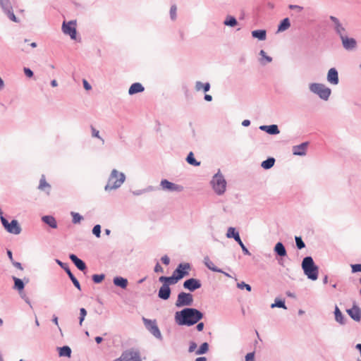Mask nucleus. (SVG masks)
I'll use <instances>...</instances> for the list:
<instances>
[{
	"mask_svg": "<svg viewBox=\"0 0 361 361\" xmlns=\"http://www.w3.org/2000/svg\"><path fill=\"white\" fill-rule=\"evenodd\" d=\"M202 317V313L194 308H185L180 312H176L175 314V320L178 325L191 326Z\"/></svg>",
	"mask_w": 361,
	"mask_h": 361,
	"instance_id": "obj_1",
	"label": "nucleus"
},
{
	"mask_svg": "<svg viewBox=\"0 0 361 361\" xmlns=\"http://www.w3.org/2000/svg\"><path fill=\"white\" fill-rule=\"evenodd\" d=\"M302 268L308 279L315 281L318 278V267L314 264L311 257H306L302 262Z\"/></svg>",
	"mask_w": 361,
	"mask_h": 361,
	"instance_id": "obj_2",
	"label": "nucleus"
},
{
	"mask_svg": "<svg viewBox=\"0 0 361 361\" xmlns=\"http://www.w3.org/2000/svg\"><path fill=\"white\" fill-rule=\"evenodd\" d=\"M125 180V176L123 173H119L114 169L109 178L108 183L105 186L106 190H115L119 188Z\"/></svg>",
	"mask_w": 361,
	"mask_h": 361,
	"instance_id": "obj_3",
	"label": "nucleus"
},
{
	"mask_svg": "<svg viewBox=\"0 0 361 361\" xmlns=\"http://www.w3.org/2000/svg\"><path fill=\"white\" fill-rule=\"evenodd\" d=\"M310 89L323 99H327L331 94V90L323 84L312 83L310 85Z\"/></svg>",
	"mask_w": 361,
	"mask_h": 361,
	"instance_id": "obj_4",
	"label": "nucleus"
},
{
	"mask_svg": "<svg viewBox=\"0 0 361 361\" xmlns=\"http://www.w3.org/2000/svg\"><path fill=\"white\" fill-rule=\"evenodd\" d=\"M114 361H142V359L137 350L130 349L123 352L120 357Z\"/></svg>",
	"mask_w": 361,
	"mask_h": 361,
	"instance_id": "obj_5",
	"label": "nucleus"
},
{
	"mask_svg": "<svg viewBox=\"0 0 361 361\" xmlns=\"http://www.w3.org/2000/svg\"><path fill=\"white\" fill-rule=\"evenodd\" d=\"M1 221L5 229L10 233L18 235L21 232V228L17 220H12L11 223L4 217L1 216Z\"/></svg>",
	"mask_w": 361,
	"mask_h": 361,
	"instance_id": "obj_6",
	"label": "nucleus"
},
{
	"mask_svg": "<svg viewBox=\"0 0 361 361\" xmlns=\"http://www.w3.org/2000/svg\"><path fill=\"white\" fill-rule=\"evenodd\" d=\"M213 188L215 192L221 195L225 192L226 182L222 175L216 174L212 179Z\"/></svg>",
	"mask_w": 361,
	"mask_h": 361,
	"instance_id": "obj_7",
	"label": "nucleus"
},
{
	"mask_svg": "<svg viewBox=\"0 0 361 361\" xmlns=\"http://www.w3.org/2000/svg\"><path fill=\"white\" fill-rule=\"evenodd\" d=\"M193 302L192 294L181 292L178 294L176 306L178 307L191 305Z\"/></svg>",
	"mask_w": 361,
	"mask_h": 361,
	"instance_id": "obj_8",
	"label": "nucleus"
},
{
	"mask_svg": "<svg viewBox=\"0 0 361 361\" xmlns=\"http://www.w3.org/2000/svg\"><path fill=\"white\" fill-rule=\"evenodd\" d=\"M190 269L191 266L189 263H180L173 273L179 281L183 277L188 276Z\"/></svg>",
	"mask_w": 361,
	"mask_h": 361,
	"instance_id": "obj_9",
	"label": "nucleus"
},
{
	"mask_svg": "<svg viewBox=\"0 0 361 361\" xmlns=\"http://www.w3.org/2000/svg\"><path fill=\"white\" fill-rule=\"evenodd\" d=\"M62 30L66 35H70L71 39H75L76 38V21L71 20L68 23L64 21L62 25Z\"/></svg>",
	"mask_w": 361,
	"mask_h": 361,
	"instance_id": "obj_10",
	"label": "nucleus"
},
{
	"mask_svg": "<svg viewBox=\"0 0 361 361\" xmlns=\"http://www.w3.org/2000/svg\"><path fill=\"white\" fill-rule=\"evenodd\" d=\"M226 236L228 238H233L235 239V241L238 242V243L240 245V246L241 247L242 250H243V252H244V254L247 255H250V252H249V250L245 247V246L244 245L243 243L242 242L240 238V235H239V233L238 232L235 231V229L233 227H230L228 229V231H227V233H226Z\"/></svg>",
	"mask_w": 361,
	"mask_h": 361,
	"instance_id": "obj_11",
	"label": "nucleus"
},
{
	"mask_svg": "<svg viewBox=\"0 0 361 361\" xmlns=\"http://www.w3.org/2000/svg\"><path fill=\"white\" fill-rule=\"evenodd\" d=\"M142 321L146 328L157 338L161 337V332L157 325L155 320H150L145 317L142 318Z\"/></svg>",
	"mask_w": 361,
	"mask_h": 361,
	"instance_id": "obj_12",
	"label": "nucleus"
},
{
	"mask_svg": "<svg viewBox=\"0 0 361 361\" xmlns=\"http://www.w3.org/2000/svg\"><path fill=\"white\" fill-rule=\"evenodd\" d=\"M160 185L161 186L163 190H169V191H181L183 188L179 185H176L171 182H169L167 180H162L161 181Z\"/></svg>",
	"mask_w": 361,
	"mask_h": 361,
	"instance_id": "obj_13",
	"label": "nucleus"
},
{
	"mask_svg": "<svg viewBox=\"0 0 361 361\" xmlns=\"http://www.w3.org/2000/svg\"><path fill=\"white\" fill-rule=\"evenodd\" d=\"M200 281L196 279H190L183 283V287L190 291H194L201 287Z\"/></svg>",
	"mask_w": 361,
	"mask_h": 361,
	"instance_id": "obj_14",
	"label": "nucleus"
},
{
	"mask_svg": "<svg viewBox=\"0 0 361 361\" xmlns=\"http://www.w3.org/2000/svg\"><path fill=\"white\" fill-rule=\"evenodd\" d=\"M58 264L66 271L67 274L68 275L69 278L72 281L74 286L78 289L80 290V285L78 281L76 279V278L74 276V275L71 271L70 269L68 268V266L67 264H64L60 261H58Z\"/></svg>",
	"mask_w": 361,
	"mask_h": 361,
	"instance_id": "obj_15",
	"label": "nucleus"
},
{
	"mask_svg": "<svg viewBox=\"0 0 361 361\" xmlns=\"http://www.w3.org/2000/svg\"><path fill=\"white\" fill-rule=\"evenodd\" d=\"M349 316L356 322H359L361 319V310L357 306L353 305L351 309L347 310Z\"/></svg>",
	"mask_w": 361,
	"mask_h": 361,
	"instance_id": "obj_16",
	"label": "nucleus"
},
{
	"mask_svg": "<svg viewBox=\"0 0 361 361\" xmlns=\"http://www.w3.org/2000/svg\"><path fill=\"white\" fill-rule=\"evenodd\" d=\"M343 45L346 49H353L356 46V41L353 38H349L346 36H341Z\"/></svg>",
	"mask_w": 361,
	"mask_h": 361,
	"instance_id": "obj_17",
	"label": "nucleus"
},
{
	"mask_svg": "<svg viewBox=\"0 0 361 361\" xmlns=\"http://www.w3.org/2000/svg\"><path fill=\"white\" fill-rule=\"evenodd\" d=\"M327 80L332 85H337L338 83V72L334 68L329 69L327 74Z\"/></svg>",
	"mask_w": 361,
	"mask_h": 361,
	"instance_id": "obj_18",
	"label": "nucleus"
},
{
	"mask_svg": "<svg viewBox=\"0 0 361 361\" xmlns=\"http://www.w3.org/2000/svg\"><path fill=\"white\" fill-rule=\"evenodd\" d=\"M171 295V289L169 284H163L159 288L158 295L161 299L167 300L169 298Z\"/></svg>",
	"mask_w": 361,
	"mask_h": 361,
	"instance_id": "obj_19",
	"label": "nucleus"
},
{
	"mask_svg": "<svg viewBox=\"0 0 361 361\" xmlns=\"http://www.w3.org/2000/svg\"><path fill=\"white\" fill-rule=\"evenodd\" d=\"M307 147V142H303L293 147V153L295 155H305Z\"/></svg>",
	"mask_w": 361,
	"mask_h": 361,
	"instance_id": "obj_20",
	"label": "nucleus"
},
{
	"mask_svg": "<svg viewBox=\"0 0 361 361\" xmlns=\"http://www.w3.org/2000/svg\"><path fill=\"white\" fill-rule=\"evenodd\" d=\"M70 259L75 264L77 268L81 271H84L86 269L85 262L79 259L76 255L72 254L70 255Z\"/></svg>",
	"mask_w": 361,
	"mask_h": 361,
	"instance_id": "obj_21",
	"label": "nucleus"
},
{
	"mask_svg": "<svg viewBox=\"0 0 361 361\" xmlns=\"http://www.w3.org/2000/svg\"><path fill=\"white\" fill-rule=\"evenodd\" d=\"M144 91V87L139 82L133 83L128 90L129 94H134Z\"/></svg>",
	"mask_w": 361,
	"mask_h": 361,
	"instance_id": "obj_22",
	"label": "nucleus"
},
{
	"mask_svg": "<svg viewBox=\"0 0 361 361\" xmlns=\"http://www.w3.org/2000/svg\"><path fill=\"white\" fill-rule=\"evenodd\" d=\"M260 129L265 130L267 133L271 135H276L279 133V130L276 125L262 126H260Z\"/></svg>",
	"mask_w": 361,
	"mask_h": 361,
	"instance_id": "obj_23",
	"label": "nucleus"
},
{
	"mask_svg": "<svg viewBox=\"0 0 361 361\" xmlns=\"http://www.w3.org/2000/svg\"><path fill=\"white\" fill-rule=\"evenodd\" d=\"M159 281L164 283V284H175L178 280L176 276L173 274L171 276H161L159 277Z\"/></svg>",
	"mask_w": 361,
	"mask_h": 361,
	"instance_id": "obj_24",
	"label": "nucleus"
},
{
	"mask_svg": "<svg viewBox=\"0 0 361 361\" xmlns=\"http://www.w3.org/2000/svg\"><path fill=\"white\" fill-rule=\"evenodd\" d=\"M42 221L48 224L50 227L53 228H56L57 227V224L56 219L51 216H44L42 217Z\"/></svg>",
	"mask_w": 361,
	"mask_h": 361,
	"instance_id": "obj_25",
	"label": "nucleus"
},
{
	"mask_svg": "<svg viewBox=\"0 0 361 361\" xmlns=\"http://www.w3.org/2000/svg\"><path fill=\"white\" fill-rule=\"evenodd\" d=\"M274 251L281 257L286 255V250L281 243H277L274 247Z\"/></svg>",
	"mask_w": 361,
	"mask_h": 361,
	"instance_id": "obj_26",
	"label": "nucleus"
},
{
	"mask_svg": "<svg viewBox=\"0 0 361 361\" xmlns=\"http://www.w3.org/2000/svg\"><path fill=\"white\" fill-rule=\"evenodd\" d=\"M114 283L122 288H126L128 285V281L127 279L122 277H116L114 279Z\"/></svg>",
	"mask_w": 361,
	"mask_h": 361,
	"instance_id": "obj_27",
	"label": "nucleus"
},
{
	"mask_svg": "<svg viewBox=\"0 0 361 361\" xmlns=\"http://www.w3.org/2000/svg\"><path fill=\"white\" fill-rule=\"evenodd\" d=\"M252 36L255 38H257L259 40H264L266 39V30H257L252 32Z\"/></svg>",
	"mask_w": 361,
	"mask_h": 361,
	"instance_id": "obj_28",
	"label": "nucleus"
},
{
	"mask_svg": "<svg viewBox=\"0 0 361 361\" xmlns=\"http://www.w3.org/2000/svg\"><path fill=\"white\" fill-rule=\"evenodd\" d=\"M59 354L60 357H70L71 355V349L68 346L59 348Z\"/></svg>",
	"mask_w": 361,
	"mask_h": 361,
	"instance_id": "obj_29",
	"label": "nucleus"
},
{
	"mask_svg": "<svg viewBox=\"0 0 361 361\" xmlns=\"http://www.w3.org/2000/svg\"><path fill=\"white\" fill-rule=\"evenodd\" d=\"M204 264H205V265L207 266V267L208 269H209L210 270H212L213 271H215V272H222L221 269H218L214 265L213 262H212L208 257L204 258Z\"/></svg>",
	"mask_w": 361,
	"mask_h": 361,
	"instance_id": "obj_30",
	"label": "nucleus"
},
{
	"mask_svg": "<svg viewBox=\"0 0 361 361\" xmlns=\"http://www.w3.org/2000/svg\"><path fill=\"white\" fill-rule=\"evenodd\" d=\"M290 26L289 19L288 18H284L278 27V32H283L288 30Z\"/></svg>",
	"mask_w": 361,
	"mask_h": 361,
	"instance_id": "obj_31",
	"label": "nucleus"
},
{
	"mask_svg": "<svg viewBox=\"0 0 361 361\" xmlns=\"http://www.w3.org/2000/svg\"><path fill=\"white\" fill-rule=\"evenodd\" d=\"M195 89L197 91H200L201 90H203L204 92H208L210 89V85L209 83H202L201 82H197L195 84Z\"/></svg>",
	"mask_w": 361,
	"mask_h": 361,
	"instance_id": "obj_32",
	"label": "nucleus"
},
{
	"mask_svg": "<svg viewBox=\"0 0 361 361\" xmlns=\"http://www.w3.org/2000/svg\"><path fill=\"white\" fill-rule=\"evenodd\" d=\"M274 163L275 159L272 157H270L262 161L261 166L264 169H269L274 165Z\"/></svg>",
	"mask_w": 361,
	"mask_h": 361,
	"instance_id": "obj_33",
	"label": "nucleus"
},
{
	"mask_svg": "<svg viewBox=\"0 0 361 361\" xmlns=\"http://www.w3.org/2000/svg\"><path fill=\"white\" fill-rule=\"evenodd\" d=\"M186 161H187V162H188L189 164H190V165H192V166H200V161H197L195 159V157H194V154H193L192 152H190L188 154V157H187V158H186Z\"/></svg>",
	"mask_w": 361,
	"mask_h": 361,
	"instance_id": "obj_34",
	"label": "nucleus"
},
{
	"mask_svg": "<svg viewBox=\"0 0 361 361\" xmlns=\"http://www.w3.org/2000/svg\"><path fill=\"white\" fill-rule=\"evenodd\" d=\"M335 319L340 324H343V316L339 308L336 306L335 308Z\"/></svg>",
	"mask_w": 361,
	"mask_h": 361,
	"instance_id": "obj_35",
	"label": "nucleus"
},
{
	"mask_svg": "<svg viewBox=\"0 0 361 361\" xmlns=\"http://www.w3.org/2000/svg\"><path fill=\"white\" fill-rule=\"evenodd\" d=\"M14 280V287L16 289L18 290L19 291H21L24 288V283L23 281L20 279H18L16 277H13Z\"/></svg>",
	"mask_w": 361,
	"mask_h": 361,
	"instance_id": "obj_36",
	"label": "nucleus"
},
{
	"mask_svg": "<svg viewBox=\"0 0 361 361\" xmlns=\"http://www.w3.org/2000/svg\"><path fill=\"white\" fill-rule=\"evenodd\" d=\"M208 349H209V345H208L207 343H204L200 345V348L196 351V354L201 355V354L206 353L208 351Z\"/></svg>",
	"mask_w": 361,
	"mask_h": 361,
	"instance_id": "obj_37",
	"label": "nucleus"
},
{
	"mask_svg": "<svg viewBox=\"0 0 361 361\" xmlns=\"http://www.w3.org/2000/svg\"><path fill=\"white\" fill-rule=\"evenodd\" d=\"M226 25L233 27L237 25V20L234 17L230 16L224 22Z\"/></svg>",
	"mask_w": 361,
	"mask_h": 361,
	"instance_id": "obj_38",
	"label": "nucleus"
},
{
	"mask_svg": "<svg viewBox=\"0 0 361 361\" xmlns=\"http://www.w3.org/2000/svg\"><path fill=\"white\" fill-rule=\"evenodd\" d=\"M0 4L6 11L11 9V6L8 0H0Z\"/></svg>",
	"mask_w": 361,
	"mask_h": 361,
	"instance_id": "obj_39",
	"label": "nucleus"
},
{
	"mask_svg": "<svg viewBox=\"0 0 361 361\" xmlns=\"http://www.w3.org/2000/svg\"><path fill=\"white\" fill-rule=\"evenodd\" d=\"M104 279V274H94L92 276V280L94 283H101Z\"/></svg>",
	"mask_w": 361,
	"mask_h": 361,
	"instance_id": "obj_40",
	"label": "nucleus"
},
{
	"mask_svg": "<svg viewBox=\"0 0 361 361\" xmlns=\"http://www.w3.org/2000/svg\"><path fill=\"white\" fill-rule=\"evenodd\" d=\"M50 188L49 184L48 183H47V181L45 180L44 178H42L39 181V189L44 190L46 188Z\"/></svg>",
	"mask_w": 361,
	"mask_h": 361,
	"instance_id": "obj_41",
	"label": "nucleus"
},
{
	"mask_svg": "<svg viewBox=\"0 0 361 361\" xmlns=\"http://www.w3.org/2000/svg\"><path fill=\"white\" fill-rule=\"evenodd\" d=\"M295 243L298 248L300 250L305 247V245L300 237H295Z\"/></svg>",
	"mask_w": 361,
	"mask_h": 361,
	"instance_id": "obj_42",
	"label": "nucleus"
},
{
	"mask_svg": "<svg viewBox=\"0 0 361 361\" xmlns=\"http://www.w3.org/2000/svg\"><path fill=\"white\" fill-rule=\"evenodd\" d=\"M71 214L73 216V222L74 224L80 223V221L82 219V217L78 213L72 212Z\"/></svg>",
	"mask_w": 361,
	"mask_h": 361,
	"instance_id": "obj_43",
	"label": "nucleus"
},
{
	"mask_svg": "<svg viewBox=\"0 0 361 361\" xmlns=\"http://www.w3.org/2000/svg\"><path fill=\"white\" fill-rule=\"evenodd\" d=\"M80 325L81 326L82 324V322L85 319V316L87 315V311L85 308H80Z\"/></svg>",
	"mask_w": 361,
	"mask_h": 361,
	"instance_id": "obj_44",
	"label": "nucleus"
},
{
	"mask_svg": "<svg viewBox=\"0 0 361 361\" xmlns=\"http://www.w3.org/2000/svg\"><path fill=\"white\" fill-rule=\"evenodd\" d=\"M92 233L97 237H100L101 233V226L99 225H96L94 226L92 229Z\"/></svg>",
	"mask_w": 361,
	"mask_h": 361,
	"instance_id": "obj_45",
	"label": "nucleus"
},
{
	"mask_svg": "<svg viewBox=\"0 0 361 361\" xmlns=\"http://www.w3.org/2000/svg\"><path fill=\"white\" fill-rule=\"evenodd\" d=\"M237 286L240 289L245 288L247 291H251V286L249 284L245 283V282L238 283L237 284Z\"/></svg>",
	"mask_w": 361,
	"mask_h": 361,
	"instance_id": "obj_46",
	"label": "nucleus"
},
{
	"mask_svg": "<svg viewBox=\"0 0 361 361\" xmlns=\"http://www.w3.org/2000/svg\"><path fill=\"white\" fill-rule=\"evenodd\" d=\"M274 307H282V308L286 309V307L285 306L284 302L281 301V300H276L274 304L271 305V307L272 308Z\"/></svg>",
	"mask_w": 361,
	"mask_h": 361,
	"instance_id": "obj_47",
	"label": "nucleus"
},
{
	"mask_svg": "<svg viewBox=\"0 0 361 361\" xmlns=\"http://www.w3.org/2000/svg\"><path fill=\"white\" fill-rule=\"evenodd\" d=\"M176 6H172L171 7V9H170V15H171V19L174 20L176 19Z\"/></svg>",
	"mask_w": 361,
	"mask_h": 361,
	"instance_id": "obj_48",
	"label": "nucleus"
},
{
	"mask_svg": "<svg viewBox=\"0 0 361 361\" xmlns=\"http://www.w3.org/2000/svg\"><path fill=\"white\" fill-rule=\"evenodd\" d=\"M245 361H255V353H249L245 355Z\"/></svg>",
	"mask_w": 361,
	"mask_h": 361,
	"instance_id": "obj_49",
	"label": "nucleus"
},
{
	"mask_svg": "<svg viewBox=\"0 0 361 361\" xmlns=\"http://www.w3.org/2000/svg\"><path fill=\"white\" fill-rule=\"evenodd\" d=\"M353 272L361 271V264H356L351 265Z\"/></svg>",
	"mask_w": 361,
	"mask_h": 361,
	"instance_id": "obj_50",
	"label": "nucleus"
},
{
	"mask_svg": "<svg viewBox=\"0 0 361 361\" xmlns=\"http://www.w3.org/2000/svg\"><path fill=\"white\" fill-rule=\"evenodd\" d=\"M330 18L335 23V25H337V27H339L342 30H344V28L341 26L338 18L334 16H331Z\"/></svg>",
	"mask_w": 361,
	"mask_h": 361,
	"instance_id": "obj_51",
	"label": "nucleus"
},
{
	"mask_svg": "<svg viewBox=\"0 0 361 361\" xmlns=\"http://www.w3.org/2000/svg\"><path fill=\"white\" fill-rule=\"evenodd\" d=\"M6 12H7V14H8V18H9L11 20H13V21H14V22H18V20H17V19H16V16L14 15V13H13L11 10H9V11H6Z\"/></svg>",
	"mask_w": 361,
	"mask_h": 361,
	"instance_id": "obj_52",
	"label": "nucleus"
},
{
	"mask_svg": "<svg viewBox=\"0 0 361 361\" xmlns=\"http://www.w3.org/2000/svg\"><path fill=\"white\" fill-rule=\"evenodd\" d=\"M24 73L28 78H31L33 75V72L28 68H24Z\"/></svg>",
	"mask_w": 361,
	"mask_h": 361,
	"instance_id": "obj_53",
	"label": "nucleus"
},
{
	"mask_svg": "<svg viewBox=\"0 0 361 361\" xmlns=\"http://www.w3.org/2000/svg\"><path fill=\"white\" fill-rule=\"evenodd\" d=\"M197 348V344L195 342H191L189 346V352L192 353Z\"/></svg>",
	"mask_w": 361,
	"mask_h": 361,
	"instance_id": "obj_54",
	"label": "nucleus"
},
{
	"mask_svg": "<svg viewBox=\"0 0 361 361\" xmlns=\"http://www.w3.org/2000/svg\"><path fill=\"white\" fill-rule=\"evenodd\" d=\"M161 260L166 265H168L169 264V262H170L169 257L167 255L163 256L161 257Z\"/></svg>",
	"mask_w": 361,
	"mask_h": 361,
	"instance_id": "obj_55",
	"label": "nucleus"
},
{
	"mask_svg": "<svg viewBox=\"0 0 361 361\" xmlns=\"http://www.w3.org/2000/svg\"><path fill=\"white\" fill-rule=\"evenodd\" d=\"M260 55L262 56H263L268 62H271V58L268 56H267L266 53H265V51L264 50H261Z\"/></svg>",
	"mask_w": 361,
	"mask_h": 361,
	"instance_id": "obj_56",
	"label": "nucleus"
},
{
	"mask_svg": "<svg viewBox=\"0 0 361 361\" xmlns=\"http://www.w3.org/2000/svg\"><path fill=\"white\" fill-rule=\"evenodd\" d=\"M154 271L155 272H163L164 271V269L163 268L161 267V266L157 263L154 267Z\"/></svg>",
	"mask_w": 361,
	"mask_h": 361,
	"instance_id": "obj_57",
	"label": "nucleus"
},
{
	"mask_svg": "<svg viewBox=\"0 0 361 361\" xmlns=\"http://www.w3.org/2000/svg\"><path fill=\"white\" fill-rule=\"evenodd\" d=\"M83 85H84V88L86 90H90L92 88L91 85L87 82V81L86 80H83Z\"/></svg>",
	"mask_w": 361,
	"mask_h": 361,
	"instance_id": "obj_58",
	"label": "nucleus"
},
{
	"mask_svg": "<svg viewBox=\"0 0 361 361\" xmlns=\"http://www.w3.org/2000/svg\"><path fill=\"white\" fill-rule=\"evenodd\" d=\"M289 8L297 9L298 11H301L303 9V8L302 6H297V5H290Z\"/></svg>",
	"mask_w": 361,
	"mask_h": 361,
	"instance_id": "obj_59",
	"label": "nucleus"
},
{
	"mask_svg": "<svg viewBox=\"0 0 361 361\" xmlns=\"http://www.w3.org/2000/svg\"><path fill=\"white\" fill-rule=\"evenodd\" d=\"M92 136L99 138V131L94 128L92 127Z\"/></svg>",
	"mask_w": 361,
	"mask_h": 361,
	"instance_id": "obj_60",
	"label": "nucleus"
},
{
	"mask_svg": "<svg viewBox=\"0 0 361 361\" xmlns=\"http://www.w3.org/2000/svg\"><path fill=\"white\" fill-rule=\"evenodd\" d=\"M13 264L14 267H16L17 269L20 270H23L22 265L20 262H13Z\"/></svg>",
	"mask_w": 361,
	"mask_h": 361,
	"instance_id": "obj_61",
	"label": "nucleus"
},
{
	"mask_svg": "<svg viewBox=\"0 0 361 361\" xmlns=\"http://www.w3.org/2000/svg\"><path fill=\"white\" fill-rule=\"evenodd\" d=\"M197 331H201L204 329V324L202 322L199 323L196 326Z\"/></svg>",
	"mask_w": 361,
	"mask_h": 361,
	"instance_id": "obj_62",
	"label": "nucleus"
},
{
	"mask_svg": "<svg viewBox=\"0 0 361 361\" xmlns=\"http://www.w3.org/2000/svg\"><path fill=\"white\" fill-rule=\"evenodd\" d=\"M204 99L206 101L210 102L212 99V97L211 95H209V94H205Z\"/></svg>",
	"mask_w": 361,
	"mask_h": 361,
	"instance_id": "obj_63",
	"label": "nucleus"
},
{
	"mask_svg": "<svg viewBox=\"0 0 361 361\" xmlns=\"http://www.w3.org/2000/svg\"><path fill=\"white\" fill-rule=\"evenodd\" d=\"M195 361H207V359L204 357H197Z\"/></svg>",
	"mask_w": 361,
	"mask_h": 361,
	"instance_id": "obj_64",
	"label": "nucleus"
}]
</instances>
